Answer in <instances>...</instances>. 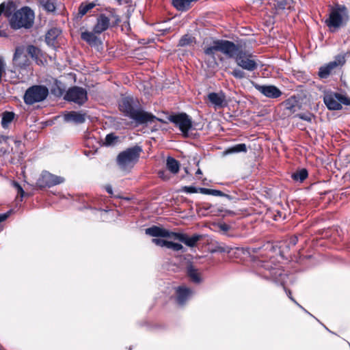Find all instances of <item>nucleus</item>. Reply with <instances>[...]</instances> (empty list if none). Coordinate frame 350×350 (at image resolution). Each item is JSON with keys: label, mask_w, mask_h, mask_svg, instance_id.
<instances>
[{"label": "nucleus", "mask_w": 350, "mask_h": 350, "mask_svg": "<svg viewBox=\"0 0 350 350\" xmlns=\"http://www.w3.org/2000/svg\"><path fill=\"white\" fill-rule=\"evenodd\" d=\"M120 111L126 117L133 120L136 125L147 124L154 122L158 118L142 109L138 101L133 97L122 98L118 103Z\"/></svg>", "instance_id": "obj_1"}, {"label": "nucleus", "mask_w": 350, "mask_h": 350, "mask_svg": "<svg viewBox=\"0 0 350 350\" xmlns=\"http://www.w3.org/2000/svg\"><path fill=\"white\" fill-rule=\"evenodd\" d=\"M349 19V16L347 7L344 5L336 4L331 8L328 17L325 20V23L329 31L334 33L345 27Z\"/></svg>", "instance_id": "obj_2"}, {"label": "nucleus", "mask_w": 350, "mask_h": 350, "mask_svg": "<svg viewBox=\"0 0 350 350\" xmlns=\"http://www.w3.org/2000/svg\"><path fill=\"white\" fill-rule=\"evenodd\" d=\"M204 53L206 56L212 59L213 62L216 64L215 53L217 51L222 53L227 57H232L236 52V44L226 40H213L210 45L204 47Z\"/></svg>", "instance_id": "obj_3"}, {"label": "nucleus", "mask_w": 350, "mask_h": 350, "mask_svg": "<svg viewBox=\"0 0 350 350\" xmlns=\"http://www.w3.org/2000/svg\"><path fill=\"white\" fill-rule=\"evenodd\" d=\"M34 18L33 11L29 7H23L12 14L10 18V25L13 29H29L33 24Z\"/></svg>", "instance_id": "obj_4"}, {"label": "nucleus", "mask_w": 350, "mask_h": 350, "mask_svg": "<svg viewBox=\"0 0 350 350\" xmlns=\"http://www.w3.org/2000/svg\"><path fill=\"white\" fill-rule=\"evenodd\" d=\"M142 148L135 146L129 148L119 153L117 157V163L124 170L132 168L137 162Z\"/></svg>", "instance_id": "obj_5"}, {"label": "nucleus", "mask_w": 350, "mask_h": 350, "mask_svg": "<svg viewBox=\"0 0 350 350\" xmlns=\"http://www.w3.org/2000/svg\"><path fill=\"white\" fill-rule=\"evenodd\" d=\"M49 94V90L44 85H34L27 89L23 96L24 103L31 105L45 100Z\"/></svg>", "instance_id": "obj_6"}, {"label": "nucleus", "mask_w": 350, "mask_h": 350, "mask_svg": "<svg viewBox=\"0 0 350 350\" xmlns=\"http://www.w3.org/2000/svg\"><path fill=\"white\" fill-rule=\"evenodd\" d=\"M231 58L234 59L237 64L244 70L254 71L258 67L254 56L248 52L240 49L237 45H236V52Z\"/></svg>", "instance_id": "obj_7"}, {"label": "nucleus", "mask_w": 350, "mask_h": 350, "mask_svg": "<svg viewBox=\"0 0 350 350\" xmlns=\"http://www.w3.org/2000/svg\"><path fill=\"white\" fill-rule=\"evenodd\" d=\"M323 101L329 110H339L342 108V104L350 105V98L335 92H327L323 97Z\"/></svg>", "instance_id": "obj_8"}, {"label": "nucleus", "mask_w": 350, "mask_h": 350, "mask_svg": "<svg viewBox=\"0 0 350 350\" xmlns=\"http://www.w3.org/2000/svg\"><path fill=\"white\" fill-rule=\"evenodd\" d=\"M168 120L179 129L185 137L188 136L192 127V120L189 116L185 113H179L170 116Z\"/></svg>", "instance_id": "obj_9"}, {"label": "nucleus", "mask_w": 350, "mask_h": 350, "mask_svg": "<svg viewBox=\"0 0 350 350\" xmlns=\"http://www.w3.org/2000/svg\"><path fill=\"white\" fill-rule=\"evenodd\" d=\"M64 99L79 105H82L88 100V92L83 88L74 86L68 90L64 96Z\"/></svg>", "instance_id": "obj_10"}, {"label": "nucleus", "mask_w": 350, "mask_h": 350, "mask_svg": "<svg viewBox=\"0 0 350 350\" xmlns=\"http://www.w3.org/2000/svg\"><path fill=\"white\" fill-rule=\"evenodd\" d=\"M348 55H350V52H347L344 55L340 54L336 55L334 61L319 68V76L322 79L327 78L334 68L338 66H342L345 63V57Z\"/></svg>", "instance_id": "obj_11"}, {"label": "nucleus", "mask_w": 350, "mask_h": 350, "mask_svg": "<svg viewBox=\"0 0 350 350\" xmlns=\"http://www.w3.org/2000/svg\"><path fill=\"white\" fill-rule=\"evenodd\" d=\"M64 181L65 179L64 177L53 174L47 171H44L38 180V185L42 188L51 187L62 184Z\"/></svg>", "instance_id": "obj_12"}, {"label": "nucleus", "mask_w": 350, "mask_h": 350, "mask_svg": "<svg viewBox=\"0 0 350 350\" xmlns=\"http://www.w3.org/2000/svg\"><path fill=\"white\" fill-rule=\"evenodd\" d=\"M256 90L269 98H278L282 94V91L275 85L254 84Z\"/></svg>", "instance_id": "obj_13"}, {"label": "nucleus", "mask_w": 350, "mask_h": 350, "mask_svg": "<svg viewBox=\"0 0 350 350\" xmlns=\"http://www.w3.org/2000/svg\"><path fill=\"white\" fill-rule=\"evenodd\" d=\"M14 63L21 68H26L30 64L27 55L25 53V47L17 46L13 57Z\"/></svg>", "instance_id": "obj_14"}, {"label": "nucleus", "mask_w": 350, "mask_h": 350, "mask_svg": "<svg viewBox=\"0 0 350 350\" xmlns=\"http://www.w3.org/2000/svg\"><path fill=\"white\" fill-rule=\"evenodd\" d=\"M145 232L146 234L153 237H167L170 239H174L173 234L175 233L157 226H152L146 228Z\"/></svg>", "instance_id": "obj_15"}, {"label": "nucleus", "mask_w": 350, "mask_h": 350, "mask_svg": "<svg viewBox=\"0 0 350 350\" xmlns=\"http://www.w3.org/2000/svg\"><path fill=\"white\" fill-rule=\"evenodd\" d=\"M173 235V239L178 240L179 241L191 247H194L196 243L202 239V235L200 234H193L192 237H189L185 234L175 232Z\"/></svg>", "instance_id": "obj_16"}, {"label": "nucleus", "mask_w": 350, "mask_h": 350, "mask_svg": "<svg viewBox=\"0 0 350 350\" xmlns=\"http://www.w3.org/2000/svg\"><path fill=\"white\" fill-rule=\"evenodd\" d=\"M209 102L216 108H222L226 105V96L223 92H211L208 94Z\"/></svg>", "instance_id": "obj_17"}, {"label": "nucleus", "mask_w": 350, "mask_h": 350, "mask_svg": "<svg viewBox=\"0 0 350 350\" xmlns=\"http://www.w3.org/2000/svg\"><path fill=\"white\" fill-rule=\"evenodd\" d=\"M109 18L105 14H100L97 18L96 23L93 28V31L95 33L100 34L109 28Z\"/></svg>", "instance_id": "obj_18"}, {"label": "nucleus", "mask_w": 350, "mask_h": 350, "mask_svg": "<svg viewBox=\"0 0 350 350\" xmlns=\"http://www.w3.org/2000/svg\"><path fill=\"white\" fill-rule=\"evenodd\" d=\"M86 114L81 111H69L64 115V119L67 122H74L75 124H82L85 121Z\"/></svg>", "instance_id": "obj_19"}, {"label": "nucleus", "mask_w": 350, "mask_h": 350, "mask_svg": "<svg viewBox=\"0 0 350 350\" xmlns=\"http://www.w3.org/2000/svg\"><path fill=\"white\" fill-rule=\"evenodd\" d=\"M176 301L180 306L185 304L186 301L191 296L192 291L190 288L185 286H179L176 289Z\"/></svg>", "instance_id": "obj_20"}, {"label": "nucleus", "mask_w": 350, "mask_h": 350, "mask_svg": "<svg viewBox=\"0 0 350 350\" xmlns=\"http://www.w3.org/2000/svg\"><path fill=\"white\" fill-rule=\"evenodd\" d=\"M94 31L93 32L86 31L81 33V38L90 46H96L100 43V40Z\"/></svg>", "instance_id": "obj_21"}, {"label": "nucleus", "mask_w": 350, "mask_h": 350, "mask_svg": "<svg viewBox=\"0 0 350 350\" xmlns=\"http://www.w3.org/2000/svg\"><path fill=\"white\" fill-rule=\"evenodd\" d=\"M197 1L198 0H172V3L177 10L185 12L191 8L193 2Z\"/></svg>", "instance_id": "obj_22"}, {"label": "nucleus", "mask_w": 350, "mask_h": 350, "mask_svg": "<svg viewBox=\"0 0 350 350\" xmlns=\"http://www.w3.org/2000/svg\"><path fill=\"white\" fill-rule=\"evenodd\" d=\"M166 167L172 174H176L180 170V163L174 158L168 157L166 160Z\"/></svg>", "instance_id": "obj_23"}, {"label": "nucleus", "mask_w": 350, "mask_h": 350, "mask_svg": "<svg viewBox=\"0 0 350 350\" xmlns=\"http://www.w3.org/2000/svg\"><path fill=\"white\" fill-rule=\"evenodd\" d=\"M187 275L194 283H200L202 281L200 273L193 266L189 265L187 267Z\"/></svg>", "instance_id": "obj_24"}, {"label": "nucleus", "mask_w": 350, "mask_h": 350, "mask_svg": "<svg viewBox=\"0 0 350 350\" xmlns=\"http://www.w3.org/2000/svg\"><path fill=\"white\" fill-rule=\"evenodd\" d=\"M247 150L245 144H239L229 147L224 151L225 154H230L239 152H246Z\"/></svg>", "instance_id": "obj_25"}, {"label": "nucleus", "mask_w": 350, "mask_h": 350, "mask_svg": "<svg viewBox=\"0 0 350 350\" xmlns=\"http://www.w3.org/2000/svg\"><path fill=\"white\" fill-rule=\"evenodd\" d=\"M96 3L94 2L82 3L78 10V16L82 18L90 10L93 9L96 6Z\"/></svg>", "instance_id": "obj_26"}, {"label": "nucleus", "mask_w": 350, "mask_h": 350, "mask_svg": "<svg viewBox=\"0 0 350 350\" xmlns=\"http://www.w3.org/2000/svg\"><path fill=\"white\" fill-rule=\"evenodd\" d=\"M43 8L48 12H53L56 9V0H40Z\"/></svg>", "instance_id": "obj_27"}, {"label": "nucleus", "mask_w": 350, "mask_h": 350, "mask_svg": "<svg viewBox=\"0 0 350 350\" xmlns=\"http://www.w3.org/2000/svg\"><path fill=\"white\" fill-rule=\"evenodd\" d=\"M196 42L195 38L191 35H184L179 40L178 46H190Z\"/></svg>", "instance_id": "obj_28"}, {"label": "nucleus", "mask_w": 350, "mask_h": 350, "mask_svg": "<svg viewBox=\"0 0 350 350\" xmlns=\"http://www.w3.org/2000/svg\"><path fill=\"white\" fill-rule=\"evenodd\" d=\"M60 31L57 28H53L48 31L46 35V41L48 44H53L57 37L59 36Z\"/></svg>", "instance_id": "obj_29"}, {"label": "nucleus", "mask_w": 350, "mask_h": 350, "mask_svg": "<svg viewBox=\"0 0 350 350\" xmlns=\"http://www.w3.org/2000/svg\"><path fill=\"white\" fill-rule=\"evenodd\" d=\"M284 107L285 109L289 111L291 113L295 111V107L297 105V101L295 100V98L291 97L286 100L283 103Z\"/></svg>", "instance_id": "obj_30"}, {"label": "nucleus", "mask_w": 350, "mask_h": 350, "mask_svg": "<svg viewBox=\"0 0 350 350\" xmlns=\"http://www.w3.org/2000/svg\"><path fill=\"white\" fill-rule=\"evenodd\" d=\"M14 118V113L13 112L5 111L3 113L1 119V126L5 129L8 124L12 122Z\"/></svg>", "instance_id": "obj_31"}, {"label": "nucleus", "mask_w": 350, "mask_h": 350, "mask_svg": "<svg viewBox=\"0 0 350 350\" xmlns=\"http://www.w3.org/2000/svg\"><path fill=\"white\" fill-rule=\"evenodd\" d=\"M308 171L306 169L303 168L293 173L291 177L294 180L301 183L308 177Z\"/></svg>", "instance_id": "obj_32"}, {"label": "nucleus", "mask_w": 350, "mask_h": 350, "mask_svg": "<svg viewBox=\"0 0 350 350\" xmlns=\"http://www.w3.org/2000/svg\"><path fill=\"white\" fill-rule=\"evenodd\" d=\"M39 50L37 47L33 45H29L25 48V53L32 58H37Z\"/></svg>", "instance_id": "obj_33"}, {"label": "nucleus", "mask_w": 350, "mask_h": 350, "mask_svg": "<svg viewBox=\"0 0 350 350\" xmlns=\"http://www.w3.org/2000/svg\"><path fill=\"white\" fill-rule=\"evenodd\" d=\"M118 139V137L113 133H109L106 135L104 144L106 146H111L115 144Z\"/></svg>", "instance_id": "obj_34"}, {"label": "nucleus", "mask_w": 350, "mask_h": 350, "mask_svg": "<svg viewBox=\"0 0 350 350\" xmlns=\"http://www.w3.org/2000/svg\"><path fill=\"white\" fill-rule=\"evenodd\" d=\"M166 247L168 249H171L174 251H176V252L180 251L183 248V247L181 244L177 243H173V242L169 241H167Z\"/></svg>", "instance_id": "obj_35"}, {"label": "nucleus", "mask_w": 350, "mask_h": 350, "mask_svg": "<svg viewBox=\"0 0 350 350\" xmlns=\"http://www.w3.org/2000/svg\"><path fill=\"white\" fill-rule=\"evenodd\" d=\"M232 75L237 79H243L245 77V73L240 69L233 70Z\"/></svg>", "instance_id": "obj_36"}, {"label": "nucleus", "mask_w": 350, "mask_h": 350, "mask_svg": "<svg viewBox=\"0 0 350 350\" xmlns=\"http://www.w3.org/2000/svg\"><path fill=\"white\" fill-rule=\"evenodd\" d=\"M297 116L304 120H306L307 122H311L312 118H314L313 115L310 113H300L298 114Z\"/></svg>", "instance_id": "obj_37"}, {"label": "nucleus", "mask_w": 350, "mask_h": 350, "mask_svg": "<svg viewBox=\"0 0 350 350\" xmlns=\"http://www.w3.org/2000/svg\"><path fill=\"white\" fill-rule=\"evenodd\" d=\"M183 191L188 193H194L199 191V188H196L193 186H185L183 187Z\"/></svg>", "instance_id": "obj_38"}, {"label": "nucleus", "mask_w": 350, "mask_h": 350, "mask_svg": "<svg viewBox=\"0 0 350 350\" xmlns=\"http://www.w3.org/2000/svg\"><path fill=\"white\" fill-rule=\"evenodd\" d=\"M152 242L158 246L166 247L167 241L161 239H152Z\"/></svg>", "instance_id": "obj_39"}, {"label": "nucleus", "mask_w": 350, "mask_h": 350, "mask_svg": "<svg viewBox=\"0 0 350 350\" xmlns=\"http://www.w3.org/2000/svg\"><path fill=\"white\" fill-rule=\"evenodd\" d=\"M211 195L215 196H225L228 198H230V196L228 194H225L222 191H221L219 190H216V189H211Z\"/></svg>", "instance_id": "obj_40"}, {"label": "nucleus", "mask_w": 350, "mask_h": 350, "mask_svg": "<svg viewBox=\"0 0 350 350\" xmlns=\"http://www.w3.org/2000/svg\"><path fill=\"white\" fill-rule=\"evenodd\" d=\"M277 275H281V271L278 269H271L270 271L269 277L272 278L274 280H276Z\"/></svg>", "instance_id": "obj_41"}, {"label": "nucleus", "mask_w": 350, "mask_h": 350, "mask_svg": "<svg viewBox=\"0 0 350 350\" xmlns=\"http://www.w3.org/2000/svg\"><path fill=\"white\" fill-rule=\"evenodd\" d=\"M298 241V238L296 236L291 237L288 240V247L295 246Z\"/></svg>", "instance_id": "obj_42"}, {"label": "nucleus", "mask_w": 350, "mask_h": 350, "mask_svg": "<svg viewBox=\"0 0 350 350\" xmlns=\"http://www.w3.org/2000/svg\"><path fill=\"white\" fill-rule=\"evenodd\" d=\"M290 0H282L280 1H278L277 3V6L279 9H285L286 8L287 2Z\"/></svg>", "instance_id": "obj_43"}, {"label": "nucleus", "mask_w": 350, "mask_h": 350, "mask_svg": "<svg viewBox=\"0 0 350 350\" xmlns=\"http://www.w3.org/2000/svg\"><path fill=\"white\" fill-rule=\"evenodd\" d=\"M158 175L161 179L165 180H167L170 178V176L166 174V172L164 170L159 171L158 172Z\"/></svg>", "instance_id": "obj_44"}, {"label": "nucleus", "mask_w": 350, "mask_h": 350, "mask_svg": "<svg viewBox=\"0 0 350 350\" xmlns=\"http://www.w3.org/2000/svg\"><path fill=\"white\" fill-rule=\"evenodd\" d=\"M211 189H206V188H199V192L205 194V195H211Z\"/></svg>", "instance_id": "obj_45"}, {"label": "nucleus", "mask_w": 350, "mask_h": 350, "mask_svg": "<svg viewBox=\"0 0 350 350\" xmlns=\"http://www.w3.org/2000/svg\"><path fill=\"white\" fill-rule=\"evenodd\" d=\"M284 290L288 295V297L294 302L295 303L297 306H299V307H301L295 299L294 298L291 296V291L290 290H287L286 289V288H284Z\"/></svg>", "instance_id": "obj_46"}, {"label": "nucleus", "mask_w": 350, "mask_h": 350, "mask_svg": "<svg viewBox=\"0 0 350 350\" xmlns=\"http://www.w3.org/2000/svg\"><path fill=\"white\" fill-rule=\"evenodd\" d=\"M219 229L222 231L227 232L230 229V226L228 224H222L219 225Z\"/></svg>", "instance_id": "obj_47"}, {"label": "nucleus", "mask_w": 350, "mask_h": 350, "mask_svg": "<svg viewBox=\"0 0 350 350\" xmlns=\"http://www.w3.org/2000/svg\"><path fill=\"white\" fill-rule=\"evenodd\" d=\"M15 185V187L17 188L18 189V193L21 194V197L23 196V194H24V191L23 189V188L21 187V185L16 183H14Z\"/></svg>", "instance_id": "obj_48"}, {"label": "nucleus", "mask_w": 350, "mask_h": 350, "mask_svg": "<svg viewBox=\"0 0 350 350\" xmlns=\"http://www.w3.org/2000/svg\"><path fill=\"white\" fill-rule=\"evenodd\" d=\"M9 215H10V212H8V213H5L3 214H0V223L5 221L9 217Z\"/></svg>", "instance_id": "obj_49"}, {"label": "nucleus", "mask_w": 350, "mask_h": 350, "mask_svg": "<svg viewBox=\"0 0 350 350\" xmlns=\"http://www.w3.org/2000/svg\"><path fill=\"white\" fill-rule=\"evenodd\" d=\"M4 10H5V4L1 3L0 5V15L4 12Z\"/></svg>", "instance_id": "obj_50"}, {"label": "nucleus", "mask_w": 350, "mask_h": 350, "mask_svg": "<svg viewBox=\"0 0 350 350\" xmlns=\"http://www.w3.org/2000/svg\"><path fill=\"white\" fill-rule=\"evenodd\" d=\"M106 190L109 193H112V189L111 186H107Z\"/></svg>", "instance_id": "obj_51"}, {"label": "nucleus", "mask_w": 350, "mask_h": 350, "mask_svg": "<svg viewBox=\"0 0 350 350\" xmlns=\"http://www.w3.org/2000/svg\"><path fill=\"white\" fill-rule=\"evenodd\" d=\"M7 139L6 137L3 136V135H0V142H1V140H5Z\"/></svg>", "instance_id": "obj_52"}, {"label": "nucleus", "mask_w": 350, "mask_h": 350, "mask_svg": "<svg viewBox=\"0 0 350 350\" xmlns=\"http://www.w3.org/2000/svg\"><path fill=\"white\" fill-rule=\"evenodd\" d=\"M196 174L197 175H200V174H202V171L200 169H198L196 172Z\"/></svg>", "instance_id": "obj_53"}, {"label": "nucleus", "mask_w": 350, "mask_h": 350, "mask_svg": "<svg viewBox=\"0 0 350 350\" xmlns=\"http://www.w3.org/2000/svg\"><path fill=\"white\" fill-rule=\"evenodd\" d=\"M219 251H221V252H225V250H223V249H221V248H220V249H219Z\"/></svg>", "instance_id": "obj_54"}, {"label": "nucleus", "mask_w": 350, "mask_h": 350, "mask_svg": "<svg viewBox=\"0 0 350 350\" xmlns=\"http://www.w3.org/2000/svg\"><path fill=\"white\" fill-rule=\"evenodd\" d=\"M118 1L120 2L122 0H117Z\"/></svg>", "instance_id": "obj_55"}]
</instances>
